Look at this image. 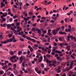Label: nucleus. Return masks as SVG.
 Masks as SVG:
<instances>
[{
    "instance_id": "nucleus-1",
    "label": "nucleus",
    "mask_w": 76,
    "mask_h": 76,
    "mask_svg": "<svg viewBox=\"0 0 76 76\" xmlns=\"http://www.w3.org/2000/svg\"><path fill=\"white\" fill-rule=\"evenodd\" d=\"M60 28L59 27L57 28L56 29H54L52 30V32L53 33V34L54 35H56L57 33H58V30H60Z\"/></svg>"
},
{
    "instance_id": "nucleus-2",
    "label": "nucleus",
    "mask_w": 76,
    "mask_h": 76,
    "mask_svg": "<svg viewBox=\"0 0 76 76\" xmlns=\"http://www.w3.org/2000/svg\"><path fill=\"white\" fill-rule=\"evenodd\" d=\"M38 31V33H41V30H40L39 28H35L34 27H33L32 28L31 30V31H33V32H34V31Z\"/></svg>"
},
{
    "instance_id": "nucleus-3",
    "label": "nucleus",
    "mask_w": 76,
    "mask_h": 76,
    "mask_svg": "<svg viewBox=\"0 0 76 76\" xmlns=\"http://www.w3.org/2000/svg\"><path fill=\"white\" fill-rule=\"evenodd\" d=\"M16 39V38H15V36H13V37H12V38H11L10 40V42H12V40L14 39L13 42H16V41H17V40H15Z\"/></svg>"
},
{
    "instance_id": "nucleus-4",
    "label": "nucleus",
    "mask_w": 76,
    "mask_h": 76,
    "mask_svg": "<svg viewBox=\"0 0 76 76\" xmlns=\"http://www.w3.org/2000/svg\"><path fill=\"white\" fill-rule=\"evenodd\" d=\"M60 58V57H57V60H59V61H61L63 59V60H64V59H65V58H64V57H62V58Z\"/></svg>"
},
{
    "instance_id": "nucleus-5",
    "label": "nucleus",
    "mask_w": 76,
    "mask_h": 76,
    "mask_svg": "<svg viewBox=\"0 0 76 76\" xmlns=\"http://www.w3.org/2000/svg\"><path fill=\"white\" fill-rule=\"evenodd\" d=\"M59 34H60V35H67V33L66 32H63L61 31H59Z\"/></svg>"
},
{
    "instance_id": "nucleus-6",
    "label": "nucleus",
    "mask_w": 76,
    "mask_h": 76,
    "mask_svg": "<svg viewBox=\"0 0 76 76\" xmlns=\"http://www.w3.org/2000/svg\"><path fill=\"white\" fill-rule=\"evenodd\" d=\"M28 70L30 73H32V68H31V66L28 67Z\"/></svg>"
},
{
    "instance_id": "nucleus-7",
    "label": "nucleus",
    "mask_w": 76,
    "mask_h": 76,
    "mask_svg": "<svg viewBox=\"0 0 76 76\" xmlns=\"http://www.w3.org/2000/svg\"><path fill=\"white\" fill-rule=\"evenodd\" d=\"M71 39H72V40H73V39H75V42H76V37H73V36L71 35Z\"/></svg>"
},
{
    "instance_id": "nucleus-8",
    "label": "nucleus",
    "mask_w": 76,
    "mask_h": 76,
    "mask_svg": "<svg viewBox=\"0 0 76 76\" xmlns=\"http://www.w3.org/2000/svg\"><path fill=\"white\" fill-rule=\"evenodd\" d=\"M16 58V56L14 55L12 57H11L10 58V60H13V59H15Z\"/></svg>"
},
{
    "instance_id": "nucleus-9",
    "label": "nucleus",
    "mask_w": 76,
    "mask_h": 76,
    "mask_svg": "<svg viewBox=\"0 0 76 76\" xmlns=\"http://www.w3.org/2000/svg\"><path fill=\"white\" fill-rule=\"evenodd\" d=\"M56 53H58V54H62V53L61 52V51H59V50H56L55 51Z\"/></svg>"
},
{
    "instance_id": "nucleus-10",
    "label": "nucleus",
    "mask_w": 76,
    "mask_h": 76,
    "mask_svg": "<svg viewBox=\"0 0 76 76\" xmlns=\"http://www.w3.org/2000/svg\"><path fill=\"white\" fill-rule=\"evenodd\" d=\"M1 7H5V4H4V3L1 2Z\"/></svg>"
},
{
    "instance_id": "nucleus-11",
    "label": "nucleus",
    "mask_w": 76,
    "mask_h": 76,
    "mask_svg": "<svg viewBox=\"0 0 76 76\" xmlns=\"http://www.w3.org/2000/svg\"><path fill=\"white\" fill-rule=\"evenodd\" d=\"M48 35L50 36V37H52L53 36V34H51V32H48L47 33Z\"/></svg>"
},
{
    "instance_id": "nucleus-12",
    "label": "nucleus",
    "mask_w": 76,
    "mask_h": 76,
    "mask_svg": "<svg viewBox=\"0 0 76 76\" xmlns=\"http://www.w3.org/2000/svg\"><path fill=\"white\" fill-rule=\"evenodd\" d=\"M23 57H22V56H21L20 58V63H22V61H23Z\"/></svg>"
},
{
    "instance_id": "nucleus-13",
    "label": "nucleus",
    "mask_w": 76,
    "mask_h": 76,
    "mask_svg": "<svg viewBox=\"0 0 76 76\" xmlns=\"http://www.w3.org/2000/svg\"><path fill=\"white\" fill-rule=\"evenodd\" d=\"M14 73L16 75H18V71L16 70H14Z\"/></svg>"
},
{
    "instance_id": "nucleus-14",
    "label": "nucleus",
    "mask_w": 76,
    "mask_h": 76,
    "mask_svg": "<svg viewBox=\"0 0 76 76\" xmlns=\"http://www.w3.org/2000/svg\"><path fill=\"white\" fill-rule=\"evenodd\" d=\"M46 61L48 63H52V61H49L48 59H46Z\"/></svg>"
},
{
    "instance_id": "nucleus-15",
    "label": "nucleus",
    "mask_w": 76,
    "mask_h": 76,
    "mask_svg": "<svg viewBox=\"0 0 76 76\" xmlns=\"http://www.w3.org/2000/svg\"><path fill=\"white\" fill-rule=\"evenodd\" d=\"M7 27L8 29H10V28L11 27V25L9 24H7Z\"/></svg>"
},
{
    "instance_id": "nucleus-16",
    "label": "nucleus",
    "mask_w": 76,
    "mask_h": 76,
    "mask_svg": "<svg viewBox=\"0 0 76 76\" xmlns=\"http://www.w3.org/2000/svg\"><path fill=\"white\" fill-rule=\"evenodd\" d=\"M50 73L51 75H53L54 73V70H52L50 71Z\"/></svg>"
},
{
    "instance_id": "nucleus-17",
    "label": "nucleus",
    "mask_w": 76,
    "mask_h": 76,
    "mask_svg": "<svg viewBox=\"0 0 76 76\" xmlns=\"http://www.w3.org/2000/svg\"><path fill=\"white\" fill-rule=\"evenodd\" d=\"M26 39H28V40H30V41H31V39H31L30 37H28V36L27 37H26Z\"/></svg>"
},
{
    "instance_id": "nucleus-18",
    "label": "nucleus",
    "mask_w": 76,
    "mask_h": 76,
    "mask_svg": "<svg viewBox=\"0 0 76 76\" xmlns=\"http://www.w3.org/2000/svg\"><path fill=\"white\" fill-rule=\"evenodd\" d=\"M70 38H71V36H67L68 41H69V40H70Z\"/></svg>"
},
{
    "instance_id": "nucleus-19",
    "label": "nucleus",
    "mask_w": 76,
    "mask_h": 76,
    "mask_svg": "<svg viewBox=\"0 0 76 76\" xmlns=\"http://www.w3.org/2000/svg\"><path fill=\"white\" fill-rule=\"evenodd\" d=\"M20 41H22L23 42V41H24V39H23V38L22 37L20 39Z\"/></svg>"
},
{
    "instance_id": "nucleus-20",
    "label": "nucleus",
    "mask_w": 76,
    "mask_h": 76,
    "mask_svg": "<svg viewBox=\"0 0 76 76\" xmlns=\"http://www.w3.org/2000/svg\"><path fill=\"white\" fill-rule=\"evenodd\" d=\"M52 18L53 19V20H57V18L56 17H53L52 16Z\"/></svg>"
},
{
    "instance_id": "nucleus-21",
    "label": "nucleus",
    "mask_w": 76,
    "mask_h": 76,
    "mask_svg": "<svg viewBox=\"0 0 76 76\" xmlns=\"http://www.w3.org/2000/svg\"><path fill=\"white\" fill-rule=\"evenodd\" d=\"M19 47L20 48H23V47H24V45H20Z\"/></svg>"
},
{
    "instance_id": "nucleus-22",
    "label": "nucleus",
    "mask_w": 76,
    "mask_h": 76,
    "mask_svg": "<svg viewBox=\"0 0 76 76\" xmlns=\"http://www.w3.org/2000/svg\"><path fill=\"white\" fill-rule=\"evenodd\" d=\"M76 29H75V28L74 27H72V29H71V31H75Z\"/></svg>"
},
{
    "instance_id": "nucleus-23",
    "label": "nucleus",
    "mask_w": 76,
    "mask_h": 76,
    "mask_svg": "<svg viewBox=\"0 0 76 76\" xmlns=\"http://www.w3.org/2000/svg\"><path fill=\"white\" fill-rule=\"evenodd\" d=\"M3 73H4V71H3L2 70L0 71V75H2Z\"/></svg>"
},
{
    "instance_id": "nucleus-24",
    "label": "nucleus",
    "mask_w": 76,
    "mask_h": 76,
    "mask_svg": "<svg viewBox=\"0 0 76 76\" xmlns=\"http://www.w3.org/2000/svg\"><path fill=\"white\" fill-rule=\"evenodd\" d=\"M30 51H31V53L33 52V51H34V50L33 49V48H30Z\"/></svg>"
},
{
    "instance_id": "nucleus-25",
    "label": "nucleus",
    "mask_w": 76,
    "mask_h": 76,
    "mask_svg": "<svg viewBox=\"0 0 76 76\" xmlns=\"http://www.w3.org/2000/svg\"><path fill=\"white\" fill-rule=\"evenodd\" d=\"M39 10H41V7H39V8H37L36 10L37 11H38Z\"/></svg>"
},
{
    "instance_id": "nucleus-26",
    "label": "nucleus",
    "mask_w": 76,
    "mask_h": 76,
    "mask_svg": "<svg viewBox=\"0 0 76 76\" xmlns=\"http://www.w3.org/2000/svg\"><path fill=\"white\" fill-rule=\"evenodd\" d=\"M31 41H33V42H36V40H35L34 39H31Z\"/></svg>"
},
{
    "instance_id": "nucleus-27",
    "label": "nucleus",
    "mask_w": 76,
    "mask_h": 76,
    "mask_svg": "<svg viewBox=\"0 0 76 76\" xmlns=\"http://www.w3.org/2000/svg\"><path fill=\"white\" fill-rule=\"evenodd\" d=\"M22 66H23V67H25V63L24 62H23L22 63Z\"/></svg>"
},
{
    "instance_id": "nucleus-28",
    "label": "nucleus",
    "mask_w": 76,
    "mask_h": 76,
    "mask_svg": "<svg viewBox=\"0 0 76 76\" xmlns=\"http://www.w3.org/2000/svg\"><path fill=\"white\" fill-rule=\"evenodd\" d=\"M12 11H13V12H14V13H16V11H15V9H14V8H12Z\"/></svg>"
},
{
    "instance_id": "nucleus-29",
    "label": "nucleus",
    "mask_w": 76,
    "mask_h": 76,
    "mask_svg": "<svg viewBox=\"0 0 76 76\" xmlns=\"http://www.w3.org/2000/svg\"><path fill=\"white\" fill-rule=\"evenodd\" d=\"M18 54L19 55H20L22 54V51H20L18 52Z\"/></svg>"
},
{
    "instance_id": "nucleus-30",
    "label": "nucleus",
    "mask_w": 76,
    "mask_h": 76,
    "mask_svg": "<svg viewBox=\"0 0 76 76\" xmlns=\"http://www.w3.org/2000/svg\"><path fill=\"white\" fill-rule=\"evenodd\" d=\"M68 32H71V31H72V30H71V29L70 28H68Z\"/></svg>"
},
{
    "instance_id": "nucleus-31",
    "label": "nucleus",
    "mask_w": 76,
    "mask_h": 76,
    "mask_svg": "<svg viewBox=\"0 0 76 76\" xmlns=\"http://www.w3.org/2000/svg\"><path fill=\"white\" fill-rule=\"evenodd\" d=\"M48 42H50V38H48Z\"/></svg>"
},
{
    "instance_id": "nucleus-32",
    "label": "nucleus",
    "mask_w": 76,
    "mask_h": 76,
    "mask_svg": "<svg viewBox=\"0 0 76 76\" xmlns=\"http://www.w3.org/2000/svg\"><path fill=\"white\" fill-rule=\"evenodd\" d=\"M37 73H38V74H41V71H38L37 72Z\"/></svg>"
},
{
    "instance_id": "nucleus-33",
    "label": "nucleus",
    "mask_w": 76,
    "mask_h": 76,
    "mask_svg": "<svg viewBox=\"0 0 76 76\" xmlns=\"http://www.w3.org/2000/svg\"><path fill=\"white\" fill-rule=\"evenodd\" d=\"M28 66H32V63L31 62L28 63Z\"/></svg>"
},
{
    "instance_id": "nucleus-34",
    "label": "nucleus",
    "mask_w": 76,
    "mask_h": 76,
    "mask_svg": "<svg viewBox=\"0 0 76 76\" xmlns=\"http://www.w3.org/2000/svg\"><path fill=\"white\" fill-rule=\"evenodd\" d=\"M63 7V10H64V9H65V8H66V5H64Z\"/></svg>"
},
{
    "instance_id": "nucleus-35",
    "label": "nucleus",
    "mask_w": 76,
    "mask_h": 76,
    "mask_svg": "<svg viewBox=\"0 0 76 76\" xmlns=\"http://www.w3.org/2000/svg\"><path fill=\"white\" fill-rule=\"evenodd\" d=\"M57 63V61H54L53 62V64H56V63Z\"/></svg>"
},
{
    "instance_id": "nucleus-36",
    "label": "nucleus",
    "mask_w": 76,
    "mask_h": 76,
    "mask_svg": "<svg viewBox=\"0 0 76 76\" xmlns=\"http://www.w3.org/2000/svg\"><path fill=\"white\" fill-rule=\"evenodd\" d=\"M10 54H11V55H13L14 54V53H13V51H11V52Z\"/></svg>"
},
{
    "instance_id": "nucleus-37",
    "label": "nucleus",
    "mask_w": 76,
    "mask_h": 76,
    "mask_svg": "<svg viewBox=\"0 0 76 76\" xmlns=\"http://www.w3.org/2000/svg\"><path fill=\"white\" fill-rule=\"evenodd\" d=\"M71 57H72L73 59H75V57H74L73 55H71Z\"/></svg>"
},
{
    "instance_id": "nucleus-38",
    "label": "nucleus",
    "mask_w": 76,
    "mask_h": 76,
    "mask_svg": "<svg viewBox=\"0 0 76 76\" xmlns=\"http://www.w3.org/2000/svg\"><path fill=\"white\" fill-rule=\"evenodd\" d=\"M6 19L4 18L2 19V22L3 23V22H4L5 21H6Z\"/></svg>"
},
{
    "instance_id": "nucleus-39",
    "label": "nucleus",
    "mask_w": 76,
    "mask_h": 76,
    "mask_svg": "<svg viewBox=\"0 0 76 76\" xmlns=\"http://www.w3.org/2000/svg\"><path fill=\"white\" fill-rule=\"evenodd\" d=\"M35 70L37 72V71L38 70V68L37 67L36 68H35Z\"/></svg>"
},
{
    "instance_id": "nucleus-40",
    "label": "nucleus",
    "mask_w": 76,
    "mask_h": 76,
    "mask_svg": "<svg viewBox=\"0 0 76 76\" xmlns=\"http://www.w3.org/2000/svg\"><path fill=\"white\" fill-rule=\"evenodd\" d=\"M6 25L5 23H4L3 25V27H4V28H6Z\"/></svg>"
},
{
    "instance_id": "nucleus-41",
    "label": "nucleus",
    "mask_w": 76,
    "mask_h": 76,
    "mask_svg": "<svg viewBox=\"0 0 76 76\" xmlns=\"http://www.w3.org/2000/svg\"><path fill=\"white\" fill-rule=\"evenodd\" d=\"M22 36H23V38H26V37H27V36H25V35H22Z\"/></svg>"
},
{
    "instance_id": "nucleus-42",
    "label": "nucleus",
    "mask_w": 76,
    "mask_h": 76,
    "mask_svg": "<svg viewBox=\"0 0 76 76\" xmlns=\"http://www.w3.org/2000/svg\"><path fill=\"white\" fill-rule=\"evenodd\" d=\"M57 65H60V62L58 61L57 63Z\"/></svg>"
},
{
    "instance_id": "nucleus-43",
    "label": "nucleus",
    "mask_w": 76,
    "mask_h": 76,
    "mask_svg": "<svg viewBox=\"0 0 76 76\" xmlns=\"http://www.w3.org/2000/svg\"><path fill=\"white\" fill-rule=\"evenodd\" d=\"M42 33L43 34H46V33H47V31H43Z\"/></svg>"
},
{
    "instance_id": "nucleus-44",
    "label": "nucleus",
    "mask_w": 76,
    "mask_h": 76,
    "mask_svg": "<svg viewBox=\"0 0 76 76\" xmlns=\"http://www.w3.org/2000/svg\"><path fill=\"white\" fill-rule=\"evenodd\" d=\"M9 37L10 38H11L12 37V34H11L9 35Z\"/></svg>"
},
{
    "instance_id": "nucleus-45",
    "label": "nucleus",
    "mask_w": 76,
    "mask_h": 76,
    "mask_svg": "<svg viewBox=\"0 0 76 76\" xmlns=\"http://www.w3.org/2000/svg\"><path fill=\"white\" fill-rule=\"evenodd\" d=\"M62 76H66V73H64L62 75Z\"/></svg>"
},
{
    "instance_id": "nucleus-46",
    "label": "nucleus",
    "mask_w": 76,
    "mask_h": 76,
    "mask_svg": "<svg viewBox=\"0 0 76 76\" xmlns=\"http://www.w3.org/2000/svg\"><path fill=\"white\" fill-rule=\"evenodd\" d=\"M16 18H17V15L14 16L13 17V18L14 19H16Z\"/></svg>"
},
{
    "instance_id": "nucleus-47",
    "label": "nucleus",
    "mask_w": 76,
    "mask_h": 76,
    "mask_svg": "<svg viewBox=\"0 0 76 76\" xmlns=\"http://www.w3.org/2000/svg\"><path fill=\"white\" fill-rule=\"evenodd\" d=\"M13 67H14L15 68H16V64H15L13 65Z\"/></svg>"
},
{
    "instance_id": "nucleus-48",
    "label": "nucleus",
    "mask_w": 76,
    "mask_h": 76,
    "mask_svg": "<svg viewBox=\"0 0 76 76\" xmlns=\"http://www.w3.org/2000/svg\"><path fill=\"white\" fill-rule=\"evenodd\" d=\"M10 72H8L7 73V75H8V76L10 75Z\"/></svg>"
},
{
    "instance_id": "nucleus-49",
    "label": "nucleus",
    "mask_w": 76,
    "mask_h": 76,
    "mask_svg": "<svg viewBox=\"0 0 76 76\" xmlns=\"http://www.w3.org/2000/svg\"><path fill=\"white\" fill-rule=\"evenodd\" d=\"M48 23V22H45V26H47V25H47V23Z\"/></svg>"
},
{
    "instance_id": "nucleus-50",
    "label": "nucleus",
    "mask_w": 76,
    "mask_h": 76,
    "mask_svg": "<svg viewBox=\"0 0 76 76\" xmlns=\"http://www.w3.org/2000/svg\"><path fill=\"white\" fill-rule=\"evenodd\" d=\"M2 67H3V68H4L5 69H6V68H7V66L6 65H5V66H3Z\"/></svg>"
},
{
    "instance_id": "nucleus-51",
    "label": "nucleus",
    "mask_w": 76,
    "mask_h": 76,
    "mask_svg": "<svg viewBox=\"0 0 76 76\" xmlns=\"http://www.w3.org/2000/svg\"><path fill=\"white\" fill-rule=\"evenodd\" d=\"M41 66L42 67H44V64H42L41 65Z\"/></svg>"
},
{
    "instance_id": "nucleus-52",
    "label": "nucleus",
    "mask_w": 76,
    "mask_h": 76,
    "mask_svg": "<svg viewBox=\"0 0 76 76\" xmlns=\"http://www.w3.org/2000/svg\"><path fill=\"white\" fill-rule=\"evenodd\" d=\"M37 23H35L34 24H33V26L35 27L37 26Z\"/></svg>"
},
{
    "instance_id": "nucleus-53",
    "label": "nucleus",
    "mask_w": 76,
    "mask_h": 76,
    "mask_svg": "<svg viewBox=\"0 0 76 76\" xmlns=\"http://www.w3.org/2000/svg\"><path fill=\"white\" fill-rule=\"evenodd\" d=\"M18 21V20L17 19L14 20L15 22H17Z\"/></svg>"
},
{
    "instance_id": "nucleus-54",
    "label": "nucleus",
    "mask_w": 76,
    "mask_h": 76,
    "mask_svg": "<svg viewBox=\"0 0 76 76\" xmlns=\"http://www.w3.org/2000/svg\"><path fill=\"white\" fill-rule=\"evenodd\" d=\"M50 22H51V23H54L55 22L53 20H51L50 21Z\"/></svg>"
},
{
    "instance_id": "nucleus-55",
    "label": "nucleus",
    "mask_w": 76,
    "mask_h": 76,
    "mask_svg": "<svg viewBox=\"0 0 76 76\" xmlns=\"http://www.w3.org/2000/svg\"><path fill=\"white\" fill-rule=\"evenodd\" d=\"M46 19V18H45V17H42L41 18L42 19Z\"/></svg>"
},
{
    "instance_id": "nucleus-56",
    "label": "nucleus",
    "mask_w": 76,
    "mask_h": 76,
    "mask_svg": "<svg viewBox=\"0 0 76 76\" xmlns=\"http://www.w3.org/2000/svg\"><path fill=\"white\" fill-rule=\"evenodd\" d=\"M49 43H45V45H49Z\"/></svg>"
},
{
    "instance_id": "nucleus-57",
    "label": "nucleus",
    "mask_w": 76,
    "mask_h": 76,
    "mask_svg": "<svg viewBox=\"0 0 76 76\" xmlns=\"http://www.w3.org/2000/svg\"><path fill=\"white\" fill-rule=\"evenodd\" d=\"M65 22H67V18H65Z\"/></svg>"
},
{
    "instance_id": "nucleus-58",
    "label": "nucleus",
    "mask_w": 76,
    "mask_h": 76,
    "mask_svg": "<svg viewBox=\"0 0 76 76\" xmlns=\"http://www.w3.org/2000/svg\"><path fill=\"white\" fill-rule=\"evenodd\" d=\"M5 4H8V3H7V0H6L5 2Z\"/></svg>"
},
{
    "instance_id": "nucleus-59",
    "label": "nucleus",
    "mask_w": 76,
    "mask_h": 76,
    "mask_svg": "<svg viewBox=\"0 0 76 76\" xmlns=\"http://www.w3.org/2000/svg\"><path fill=\"white\" fill-rule=\"evenodd\" d=\"M30 15H33V13L31 12H30L29 13Z\"/></svg>"
},
{
    "instance_id": "nucleus-60",
    "label": "nucleus",
    "mask_w": 76,
    "mask_h": 76,
    "mask_svg": "<svg viewBox=\"0 0 76 76\" xmlns=\"http://www.w3.org/2000/svg\"><path fill=\"white\" fill-rule=\"evenodd\" d=\"M51 54H52V55H54V54H55V52H52Z\"/></svg>"
},
{
    "instance_id": "nucleus-61",
    "label": "nucleus",
    "mask_w": 76,
    "mask_h": 76,
    "mask_svg": "<svg viewBox=\"0 0 76 76\" xmlns=\"http://www.w3.org/2000/svg\"><path fill=\"white\" fill-rule=\"evenodd\" d=\"M24 73H28V72L27 70H25L24 71Z\"/></svg>"
},
{
    "instance_id": "nucleus-62",
    "label": "nucleus",
    "mask_w": 76,
    "mask_h": 76,
    "mask_svg": "<svg viewBox=\"0 0 76 76\" xmlns=\"http://www.w3.org/2000/svg\"><path fill=\"white\" fill-rule=\"evenodd\" d=\"M38 18H41V15H38L37 16Z\"/></svg>"
},
{
    "instance_id": "nucleus-63",
    "label": "nucleus",
    "mask_w": 76,
    "mask_h": 76,
    "mask_svg": "<svg viewBox=\"0 0 76 76\" xmlns=\"http://www.w3.org/2000/svg\"><path fill=\"white\" fill-rule=\"evenodd\" d=\"M60 46H61V47H62L63 46V43H61L60 44Z\"/></svg>"
},
{
    "instance_id": "nucleus-64",
    "label": "nucleus",
    "mask_w": 76,
    "mask_h": 76,
    "mask_svg": "<svg viewBox=\"0 0 76 76\" xmlns=\"http://www.w3.org/2000/svg\"><path fill=\"white\" fill-rule=\"evenodd\" d=\"M3 76H6V73H5L3 75Z\"/></svg>"
}]
</instances>
